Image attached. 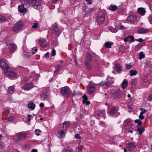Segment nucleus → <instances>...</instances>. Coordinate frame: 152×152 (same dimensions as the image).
<instances>
[{
	"label": "nucleus",
	"mask_w": 152,
	"mask_h": 152,
	"mask_svg": "<svg viewBox=\"0 0 152 152\" xmlns=\"http://www.w3.org/2000/svg\"><path fill=\"white\" fill-rule=\"evenodd\" d=\"M105 112L104 110H98L96 111V114L98 115L101 116L104 114H105Z\"/></svg>",
	"instance_id": "obj_29"
},
{
	"label": "nucleus",
	"mask_w": 152,
	"mask_h": 152,
	"mask_svg": "<svg viewBox=\"0 0 152 152\" xmlns=\"http://www.w3.org/2000/svg\"><path fill=\"white\" fill-rule=\"evenodd\" d=\"M137 81L136 79H133L131 81V85L132 86H134L135 84L137 83Z\"/></svg>",
	"instance_id": "obj_50"
},
{
	"label": "nucleus",
	"mask_w": 152,
	"mask_h": 152,
	"mask_svg": "<svg viewBox=\"0 0 152 152\" xmlns=\"http://www.w3.org/2000/svg\"><path fill=\"white\" fill-rule=\"evenodd\" d=\"M94 85H100V86H102L104 85H107L106 81L105 82L104 81H102L100 83H99L96 84V83H93Z\"/></svg>",
	"instance_id": "obj_35"
},
{
	"label": "nucleus",
	"mask_w": 152,
	"mask_h": 152,
	"mask_svg": "<svg viewBox=\"0 0 152 152\" xmlns=\"http://www.w3.org/2000/svg\"><path fill=\"white\" fill-rule=\"evenodd\" d=\"M148 29L142 27L139 28L137 31V32L139 34H145L148 33Z\"/></svg>",
	"instance_id": "obj_16"
},
{
	"label": "nucleus",
	"mask_w": 152,
	"mask_h": 152,
	"mask_svg": "<svg viewBox=\"0 0 152 152\" xmlns=\"http://www.w3.org/2000/svg\"><path fill=\"white\" fill-rule=\"evenodd\" d=\"M129 40V39L127 36V37H125L124 39V41L125 42H126L128 41Z\"/></svg>",
	"instance_id": "obj_59"
},
{
	"label": "nucleus",
	"mask_w": 152,
	"mask_h": 152,
	"mask_svg": "<svg viewBox=\"0 0 152 152\" xmlns=\"http://www.w3.org/2000/svg\"><path fill=\"white\" fill-rule=\"evenodd\" d=\"M78 150L79 151H81L82 148V146L81 145H79L78 147Z\"/></svg>",
	"instance_id": "obj_61"
},
{
	"label": "nucleus",
	"mask_w": 152,
	"mask_h": 152,
	"mask_svg": "<svg viewBox=\"0 0 152 152\" xmlns=\"http://www.w3.org/2000/svg\"><path fill=\"white\" fill-rule=\"evenodd\" d=\"M130 75L132 76L134 75H136L137 73V71L136 70H131L129 71Z\"/></svg>",
	"instance_id": "obj_26"
},
{
	"label": "nucleus",
	"mask_w": 152,
	"mask_h": 152,
	"mask_svg": "<svg viewBox=\"0 0 152 152\" xmlns=\"http://www.w3.org/2000/svg\"><path fill=\"white\" fill-rule=\"evenodd\" d=\"M6 17L0 15V22H3L6 21Z\"/></svg>",
	"instance_id": "obj_36"
},
{
	"label": "nucleus",
	"mask_w": 152,
	"mask_h": 152,
	"mask_svg": "<svg viewBox=\"0 0 152 152\" xmlns=\"http://www.w3.org/2000/svg\"><path fill=\"white\" fill-rule=\"evenodd\" d=\"M60 92L62 95L66 98L69 97L71 95V91L67 86L61 88Z\"/></svg>",
	"instance_id": "obj_1"
},
{
	"label": "nucleus",
	"mask_w": 152,
	"mask_h": 152,
	"mask_svg": "<svg viewBox=\"0 0 152 152\" xmlns=\"http://www.w3.org/2000/svg\"><path fill=\"white\" fill-rule=\"evenodd\" d=\"M65 135V133L63 130L60 131L58 132L57 136L60 139L64 138Z\"/></svg>",
	"instance_id": "obj_17"
},
{
	"label": "nucleus",
	"mask_w": 152,
	"mask_h": 152,
	"mask_svg": "<svg viewBox=\"0 0 152 152\" xmlns=\"http://www.w3.org/2000/svg\"><path fill=\"white\" fill-rule=\"evenodd\" d=\"M125 68L127 69H129L132 68V66L130 64H126Z\"/></svg>",
	"instance_id": "obj_42"
},
{
	"label": "nucleus",
	"mask_w": 152,
	"mask_h": 152,
	"mask_svg": "<svg viewBox=\"0 0 152 152\" xmlns=\"http://www.w3.org/2000/svg\"><path fill=\"white\" fill-rule=\"evenodd\" d=\"M62 30L60 29L57 27H55L53 28V31L57 36H59L62 31Z\"/></svg>",
	"instance_id": "obj_12"
},
{
	"label": "nucleus",
	"mask_w": 152,
	"mask_h": 152,
	"mask_svg": "<svg viewBox=\"0 0 152 152\" xmlns=\"http://www.w3.org/2000/svg\"><path fill=\"white\" fill-rule=\"evenodd\" d=\"M33 87V84L31 82H30L25 84L22 88L24 90L29 91Z\"/></svg>",
	"instance_id": "obj_9"
},
{
	"label": "nucleus",
	"mask_w": 152,
	"mask_h": 152,
	"mask_svg": "<svg viewBox=\"0 0 152 152\" xmlns=\"http://www.w3.org/2000/svg\"><path fill=\"white\" fill-rule=\"evenodd\" d=\"M87 2L88 4H91L92 3V1L91 0H85Z\"/></svg>",
	"instance_id": "obj_60"
},
{
	"label": "nucleus",
	"mask_w": 152,
	"mask_h": 152,
	"mask_svg": "<svg viewBox=\"0 0 152 152\" xmlns=\"http://www.w3.org/2000/svg\"><path fill=\"white\" fill-rule=\"evenodd\" d=\"M0 67L3 70L4 73L10 67L5 60L2 59H0Z\"/></svg>",
	"instance_id": "obj_6"
},
{
	"label": "nucleus",
	"mask_w": 152,
	"mask_h": 152,
	"mask_svg": "<svg viewBox=\"0 0 152 152\" xmlns=\"http://www.w3.org/2000/svg\"><path fill=\"white\" fill-rule=\"evenodd\" d=\"M135 41L140 42H142L143 41V40L142 38H139L138 39H135Z\"/></svg>",
	"instance_id": "obj_56"
},
{
	"label": "nucleus",
	"mask_w": 152,
	"mask_h": 152,
	"mask_svg": "<svg viewBox=\"0 0 152 152\" xmlns=\"http://www.w3.org/2000/svg\"><path fill=\"white\" fill-rule=\"evenodd\" d=\"M134 122L136 123H137L138 126H140L142 124V121L139 119L135 120Z\"/></svg>",
	"instance_id": "obj_40"
},
{
	"label": "nucleus",
	"mask_w": 152,
	"mask_h": 152,
	"mask_svg": "<svg viewBox=\"0 0 152 152\" xmlns=\"http://www.w3.org/2000/svg\"><path fill=\"white\" fill-rule=\"evenodd\" d=\"M144 128L142 126H141L140 127L137 129V131L139 132V134L141 135L142 134V133L144 131Z\"/></svg>",
	"instance_id": "obj_31"
},
{
	"label": "nucleus",
	"mask_w": 152,
	"mask_h": 152,
	"mask_svg": "<svg viewBox=\"0 0 152 152\" xmlns=\"http://www.w3.org/2000/svg\"><path fill=\"white\" fill-rule=\"evenodd\" d=\"M87 88L89 94H92L95 89V87L91 85L87 86Z\"/></svg>",
	"instance_id": "obj_18"
},
{
	"label": "nucleus",
	"mask_w": 152,
	"mask_h": 152,
	"mask_svg": "<svg viewBox=\"0 0 152 152\" xmlns=\"http://www.w3.org/2000/svg\"><path fill=\"white\" fill-rule=\"evenodd\" d=\"M14 87L13 86H10L8 89V93L11 94H12L14 93Z\"/></svg>",
	"instance_id": "obj_23"
},
{
	"label": "nucleus",
	"mask_w": 152,
	"mask_h": 152,
	"mask_svg": "<svg viewBox=\"0 0 152 152\" xmlns=\"http://www.w3.org/2000/svg\"><path fill=\"white\" fill-rule=\"evenodd\" d=\"M139 119H141V120H142L144 118V116L143 115H142L141 114H140V115H139Z\"/></svg>",
	"instance_id": "obj_57"
},
{
	"label": "nucleus",
	"mask_w": 152,
	"mask_h": 152,
	"mask_svg": "<svg viewBox=\"0 0 152 152\" xmlns=\"http://www.w3.org/2000/svg\"><path fill=\"white\" fill-rule=\"evenodd\" d=\"M128 85V83L127 80H124L123 81L121 85L122 88H124L126 87Z\"/></svg>",
	"instance_id": "obj_25"
},
{
	"label": "nucleus",
	"mask_w": 152,
	"mask_h": 152,
	"mask_svg": "<svg viewBox=\"0 0 152 152\" xmlns=\"http://www.w3.org/2000/svg\"><path fill=\"white\" fill-rule=\"evenodd\" d=\"M114 69L115 70L118 72H120L122 70L121 66L119 64H115Z\"/></svg>",
	"instance_id": "obj_21"
},
{
	"label": "nucleus",
	"mask_w": 152,
	"mask_h": 152,
	"mask_svg": "<svg viewBox=\"0 0 152 152\" xmlns=\"http://www.w3.org/2000/svg\"><path fill=\"white\" fill-rule=\"evenodd\" d=\"M92 59V56L90 54L88 55L87 57V61H91Z\"/></svg>",
	"instance_id": "obj_46"
},
{
	"label": "nucleus",
	"mask_w": 152,
	"mask_h": 152,
	"mask_svg": "<svg viewBox=\"0 0 152 152\" xmlns=\"http://www.w3.org/2000/svg\"><path fill=\"white\" fill-rule=\"evenodd\" d=\"M8 48L10 49V52L11 53H13L14 51L17 50V46L15 43H11L9 45Z\"/></svg>",
	"instance_id": "obj_10"
},
{
	"label": "nucleus",
	"mask_w": 152,
	"mask_h": 152,
	"mask_svg": "<svg viewBox=\"0 0 152 152\" xmlns=\"http://www.w3.org/2000/svg\"><path fill=\"white\" fill-rule=\"evenodd\" d=\"M118 107L113 106L108 112V114L110 116L117 117L120 114V113L118 112Z\"/></svg>",
	"instance_id": "obj_2"
},
{
	"label": "nucleus",
	"mask_w": 152,
	"mask_h": 152,
	"mask_svg": "<svg viewBox=\"0 0 152 152\" xmlns=\"http://www.w3.org/2000/svg\"><path fill=\"white\" fill-rule=\"evenodd\" d=\"M82 97L83 99V102H85L86 101V100H87L88 99L87 96L86 95H84Z\"/></svg>",
	"instance_id": "obj_51"
},
{
	"label": "nucleus",
	"mask_w": 152,
	"mask_h": 152,
	"mask_svg": "<svg viewBox=\"0 0 152 152\" xmlns=\"http://www.w3.org/2000/svg\"><path fill=\"white\" fill-rule=\"evenodd\" d=\"M136 146L135 142H130L126 145V147L129 151H132L134 149Z\"/></svg>",
	"instance_id": "obj_11"
},
{
	"label": "nucleus",
	"mask_w": 152,
	"mask_h": 152,
	"mask_svg": "<svg viewBox=\"0 0 152 152\" xmlns=\"http://www.w3.org/2000/svg\"><path fill=\"white\" fill-rule=\"evenodd\" d=\"M137 11L139 13L142 15H144L146 12L145 9L142 7L138 8Z\"/></svg>",
	"instance_id": "obj_20"
},
{
	"label": "nucleus",
	"mask_w": 152,
	"mask_h": 152,
	"mask_svg": "<svg viewBox=\"0 0 152 152\" xmlns=\"http://www.w3.org/2000/svg\"><path fill=\"white\" fill-rule=\"evenodd\" d=\"M15 118V117L13 116H11L8 118V121H11L13 120Z\"/></svg>",
	"instance_id": "obj_53"
},
{
	"label": "nucleus",
	"mask_w": 152,
	"mask_h": 152,
	"mask_svg": "<svg viewBox=\"0 0 152 152\" xmlns=\"http://www.w3.org/2000/svg\"><path fill=\"white\" fill-rule=\"evenodd\" d=\"M85 64L87 68L88 69H91V65L88 63L87 62H86L85 63Z\"/></svg>",
	"instance_id": "obj_48"
},
{
	"label": "nucleus",
	"mask_w": 152,
	"mask_h": 152,
	"mask_svg": "<svg viewBox=\"0 0 152 152\" xmlns=\"http://www.w3.org/2000/svg\"><path fill=\"white\" fill-rule=\"evenodd\" d=\"M34 132L36 135L37 136H39L41 132V131L39 129H37Z\"/></svg>",
	"instance_id": "obj_43"
},
{
	"label": "nucleus",
	"mask_w": 152,
	"mask_h": 152,
	"mask_svg": "<svg viewBox=\"0 0 152 152\" xmlns=\"http://www.w3.org/2000/svg\"><path fill=\"white\" fill-rule=\"evenodd\" d=\"M147 99L148 101H151L152 100V94H149Z\"/></svg>",
	"instance_id": "obj_49"
},
{
	"label": "nucleus",
	"mask_w": 152,
	"mask_h": 152,
	"mask_svg": "<svg viewBox=\"0 0 152 152\" xmlns=\"http://www.w3.org/2000/svg\"><path fill=\"white\" fill-rule=\"evenodd\" d=\"M51 55L52 56H54L56 54V50L54 49H53L51 51Z\"/></svg>",
	"instance_id": "obj_54"
},
{
	"label": "nucleus",
	"mask_w": 152,
	"mask_h": 152,
	"mask_svg": "<svg viewBox=\"0 0 152 152\" xmlns=\"http://www.w3.org/2000/svg\"><path fill=\"white\" fill-rule=\"evenodd\" d=\"M18 11L21 13H24L26 11V9L24 7V5L22 4L18 7Z\"/></svg>",
	"instance_id": "obj_19"
},
{
	"label": "nucleus",
	"mask_w": 152,
	"mask_h": 152,
	"mask_svg": "<svg viewBox=\"0 0 152 152\" xmlns=\"http://www.w3.org/2000/svg\"><path fill=\"white\" fill-rule=\"evenodd\" d=\"M109 9L111 10L115 11L117 9V7L115 5H110L109 7Z\"/></svg>",
	"instance_id": "obj_33"
},
{
	"label": "nucleus",
	"mask_w": 152,
	"mask_h": 152,
	"mask_svg": "<svg viewBox=\"0 0 152 152\" xmlns=\"http://www.w3.org/2000/svg\"><path fill=\"white\" fill-rule=\"evenodd\" d=\"M4 42L6 44V46H8L11 43V41L9 39L8 37H6L4 39Z\"/></svg>",
	"instance_id": "obj_32"
},
{
	"label": "nucleus",
	"mask_w": 152,
	"mask_h": 152,
	"mask_svg": "<svg viewBox=\"0 0 152 152\" xmlns=\"http://www.w3.org/2000/svg\"><path fill=\"white\" fill-rule=\"evenodd\" d=\"M27 116L28 117V122H29L31 120V115L30 114H28Z\"/></svg>",
	"instance_id": "obj_58"
},
{
	"label": "nucleus",
	"mask_w": 152,
	"mask_h": 152,
	"mask_svg": "<svg viewBox=\"0 0 152 152\" xmlns=\"http://www.w3.org/2000/svg\"><path fill=\"white\" fill-rule=\"evenodd\" d=\"M61 67V66L59 65H57L56 66V70L54 72V75H57V74L59 72Z\"/></svg>",
	"instance_id": "obj_27"
},
{
	"label": "nucleus",
	"mask_w": 152,
	"mask_h": 152,
	"mask_svg": "<svg viewBox=\"0 0 152 152\" xmlns=\"http://www.w3.org/2000/svg\"><path fill=\"white\" fill-rule=\"evenodd\" d=\"M28 106L29 108H30L33 110L34 109L35 107V104L32 102L29 103L28 104Z\"/></svg>",
	"instance_id": "obj_30"
},
{
	"label": "nucleus",
	"mask_w": 152,
	"mask_h": 152,
	"mask_svg": "<svg viewBox=\"0 0 152 152\" xmlns=\"http://www.w3.org/2000/svg\"><path fill=\"white\" fill-rule=\"evenodd\" d=\"M145 55L143 54V53L142 52H140L139 54V59H141L143 58H144Z\"/></svg>",
	"instance_id": "obj_38"
},
{
	"label": "nucleus",
	"mask_w": 152,
	"mask_h": 152,
	"mask_svg": "<svg viewBox=\"0 0 152 152\" xmlns=\"http://www.w3.org/2000/svg\"><path fill=\"white\" fill-rule=\"evenodd\" d=\"M84 103L86 104L87 105H88L90 103V102L89 101H88L87 100L85 102H83Z\"/></svg>",
	"instance_id": "obj_64"
},
{
	"label": "nucleus",
	"mask_w": 152,
	"mask_h": 152,
	"mask_svg": "<svg viewBox=\"0 0 152 152\" xmlns=\"http://www.w3.org/2000/svg\"><path fill=\"white\" fill-rule=\"evenodd\" d=\"M48 94V92L47 89L45 90L41 95V97L42 100H45L47 99V95Z\"/></svg>",
	"instance_id": "obj_15"
},
{
	"label": "nucleus",
	"mask_w": 152,
	"mask_h": 152,
	"mask_svg": "<svg viewBox=\"0 0 152 152\" xmlns=\"http://www.w3.org/2000/svg\"><path fill=\"white\" fill-rule=\"evenodd\" d=\"M49 53L48 52L46 54H45V56L46 58H48L49 57Z\"/></svg>",
	"instance_id": "obj_62"
},
{
	"label": "nucleus",
	"mask_w": 152,
	"mask_h": 152,
	"mask_svg": "<svg viewBox=\"0 0 152 152\" xmlns=\"http://www.w3.org/2000/svg\"><path fill=\"white\" fill-rule=\"evenodd\" d=\"M23 26V24L22 22H17L14 26L13 29V31L15 32L18 33L22 29Z\"/></svg>",
	"instance_id": "obj_7"
},
{
	"label": "nucleus",
	"mask_w": 152,
	"mask_h": 152,
	"mask_svg": "<svg viewBox=\"0 0 152 152\" xmlns=\"http://www.w3.org/2000/svg\"><path fill=\"white\" fill-rule=\"evenodd\" d=\"M146 79V77H144V78H142V79L143 80L144 82L145 83H146L147 80Z\"/></svg>",
	"instance_id": "obj_63"
},
{
	"label": "nucleus",
	"mask_w": 152,
	"mask_h": 152,
	"mask_svg": "<svg viewBox=\"0 0 152 152\" xmlns=\"http://www.w3.org/2000/svg\"><path fill=\"white\" fill-rule=\"evenodd\" d=\"M27 137L26 134L25 133L19 132L16 135L13 139L14 141L17 143L20 141L24 139Z\"/></svg>",
	"instance_id": "obj_3"
},
{
	"label": "nucleus",
	"mask_w": 152,
	"mask_h": 152,
	"mask_svg": "<svg viewBox=\"0 0 152 152\" xmlns=\"http://www.w3.org/2000/svg\"><path fill=\"white\" fill-rule=\"evenodd\" d=\"M94 10V8H90L88 10L84 15V17L88 16Z\"/></svg>",
	"instance_id": "obj_24"
},
{
	"label": "nucleus",
	"mask_w": 152,
	"mask_h": 152,
	"mask_svg": "<svg viewBox=\"0 0 152 152\" xmlns=\"http://www.w3.org/2000/svg\"><path fill=\"white\" fill-rule=\"evenodd\" d=\"M38 2L37 3V4L38 3ZM37 4L36 5H35L36 4L34 5L35 8L36 9H37L39 10H40L41 9V6L40 5H38L37 4Z\"/></svg>",
	"instance_id": "obj_45"
},
{
	"label": "nucleus",
	"mask_w": 152,
	"mask_h": 152,
	"mask_svg": "<svg viewBox=\"0 0 152 152\" xmlns=\"http://www.w3.org/2000/svg\"><path fill=\"white\" fill-rule=\"evenodd\" d=\"M136 16L135 15H131L127 18V20L129 22L133 23L136 20Z\"/></svg>",
	"instance_id": "obj_14"
},
{
	"label": "nucleus",
	"mask_w": 152,
	"mask_h": 152,
	"mask_svg": "<svg viewBox=\"0 0 152 152\" xmlns=\"http://www.w3.org/2000/svg\"><path fill=\"white\" fill-rule=\"evenodd\" d=\"M129 39H130V43H131V42H134V38L133 36L132 35H129L128 36Z\"/></svg>",
	"instance_id": "obj_39"
},
{
	"label": "nucleus",
	"mask_w": 152,
	"mask_h": 152,
	"mask_svg": "<svg viewBox=\"0 0 152 152\" xmlns=\"http://www.w3.org/2000/svg\"><path fill=\"white\" fill-rule=\"evenodd\" d=\"M113 81V79L111 77L108 78L107 81H106L107 86L109 85L110 84H112Z\"/></svg>",
	"instance_id": "obj_28"
},
{
	"label": "nucleus",
	"mask_w": 152,
	"mask_h": 152,
	"mask_svg": "<svg viewBox=\"0 0 152 152\" xmlns=\"http://www.w3.org/2000/svg\"><path fill=\"white\" fill-rule=\"evenodd\" d=\"M104 45L106 48H111L112 43L110 42H106L105 43Z\"/></svg>",
	"instance_id": "obj_34"
},
{
	"label": "nucleus",
	"mask_w": 152,
	"mask_h": 152,
	"mask_svg": "<svg viewBox=\"0 0 152 152\" xmlns=\"http://www.w3.org/2000/svg\"><path fill=\"white\" fill-rule=\"evenodd\" d=\"M140 110L141 112L140 113V114L143 115L146 113L147 111L146 110L142 108H141Z\"/></svg>",
	"instance_id": "obj_41"
},
{
	"label": "nucleus",
	"mask_w": 152,
	"mask_h": 152,
	"mask_svg": "<svg viewBox=\"0 0 152 152\" xmlns=\"http://www.w3.org/2000/svg\"><path fill=\"white\" fill-rule=\"evenodd\" d=\"M38 23L36 22L34 23V25L32 26V28L34 29H37L38 27Z\"/></svg>",
	"instance_id": "obj_47"
},
{
	"label": "nucleus",
	"mask_w": 152,
	"mask_h": 152,
	"mask_svg": "<svg viewBox=\"0 0 152 152\" xmlns=\"http://www.w3.org/2000/svg\"><path fill=\"white\" fill-rule=\"evenodd\" d=\"M39 43L40 46L42 47H45L48 45L45 40L43 38H40L39 39Z\"/></svg>",
	"instance_id": "obj_13"
},
{
	"label": "nucleus",
	"mask_w": 152,
	"mask_h": 152,
	"mask_svg": "<svg viewBox=\"0 0 152 152\" xmlns=\"http://www.w3.org/2000/svg\"><path fill=\"white\" fill-rule=\"evenodd\" d=\"M70 124V122L65 121L63 123V129L64 130H66L67 128L69 126Z\"/></svg>",
	"instance_id": "obj_22"
},
{
	"label": "nucleus",
	"mask_w": 152,
	"mask_h": 152,
	"mask_svg": "<svg viewBox=\"0 0 152 152\" xmlns=\"http://www.w3.org/2000/svg\"><path fill=\"white\" fill-rule=\"evenodd\" d=\"M121 93L119 90L113 89L111 90V96L114 99H120L121 97Z\"/></svg>",
	"instance_id": "obj_4"
},
{
	"label": "nucleus",
	"mask_w": 152,
	"mask_h": 152,
	"mask_svg": "<svg viewBox=\"0 0 152 152\" xmlns=\"http://www.w3.org/2000/svg\"><path fill=\"white\" fill-rule=\"evenodd\" d=\"M82 11L83 12H86V10L87 9V6L84 5V6H83Z\"/></svg>",
	"instance_id": "obj_52"
},
{
	"label": "nucleus",
	"mask_w": 152,
	"mask_h": 152,
	"mask_svg": "<svg viewBox=\"0 0 152 152\" xmlns=\"http://www.w3.org/2000/svg\"><path fill=\"white\" fill-rule=\"evenodd\" d=\"M142 47V45L139 44L136 46L135 47V49L136 50L138 51Z\"/></svg>",
	"instance_id": "obj_37"
},
{
	"label": "nucleus",
	"mask_w": 152,
	"mask_h": 152,
	"mask_svg": "<svg viewBox=\"0 0 152 152\" xmlns=\"http://www.w3.org/2000/svg\"><path fill=\"white\" fill-rule=\"evenodd\" d=\"M105 15L104 12H100L97 17V20L99 23H102L105 20Z\"/></svg>",
	"instance_id": "obj_8"
},
{
	"label": "nucleus",
	"mask_w": 152,
	"mask_h": 152,
	"mask_svg": "<svg viewBox=\"0 0 152 152\" xmlns=\"http://www.w3.org/2000/svg\"><path fill=\"white\" fill-rule=\"evenodd\" d=\"M75 137L76 139H81V136L79 134H76L75 135Z\"/></svg>",
	"instance_id": "obj_55"
},
{
	"label": "nucleus",
	"mask_w": 152,
	"mask_h": 152,
	"mask_svg": "<svg viewBox=\"0 0 152 152\" xmlns=\"http://www.w3.org/2000/svg\"><path fill=\"white\" fill-rule=\"evenodd\" d=\"M4 74L9 77H15L17 76V74L11 67H10L6 71Z\"/></svg>",
	"instance_id": "obj_5"
},
{
	"label": "nucleus",
	"mask_w": 152,
	"mask_h": 152,
	"mask_svg": "<svg viewBox=\"0 0 152 152\" xmlns=\"http://www.w3.org/2000/svg\"><path fill=\"white\" fill-rule=\"evenodd\" d=\"M63 152H74V151L72 149L68 148L64 150Z\"/></svg>",
	"instance_id": "obj_44"
}]
</instances>
